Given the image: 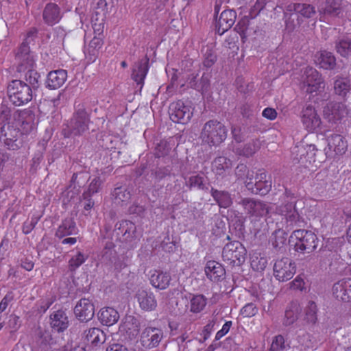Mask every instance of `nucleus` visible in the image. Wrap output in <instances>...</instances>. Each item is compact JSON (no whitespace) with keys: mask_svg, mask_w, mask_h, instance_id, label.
I'll list each match as a JSON object with an SVG mask.
<instances>
[{"mask_svg":"<svg viewBox=\"0 0 351 351\" xmlns=\"http://www.w3.org/2000/svg\"><path fill=\"white\" fill-rule=\"evenodd\" d=\"M302 311V308L298 302H291L287 306L283 324L288 326L292 325L298 319V316Z\"/></svg>","mask_w":351,"mask_h":351,"instance_id":"37","label":"nucleus"},{"mask_svg":"<svg viewBox=\"0 0 351 351\" xmlns=\"http://www.w3.org/2000/svg\"><path fill=\"white\" fill-rule=\"evenodd\" d=\"M349 114L347 106L341 102H330L324 108L323 115L328 122L335 123Z\"/></svg>","mask_w":351,"mask_h":351,"instance_id":"15","label":"nucleus"},{"mask_svg":"<svg viewBox=\"0 0 351 351\" xmlns=\"http://www.w3.org/2000/svg\"><path fill=\"white\" fill-rule=\"evenodd\" d=\"M296 271L295 263L288 257H282L276 261L274 265V275L281 282L291 279Z\"/></svg>","mask_w":351,"mask_h":351,"instance_id":"9","label":"nucleus"},{"mask_svg":"<svg viewBox=\"0 0 351 351\" xmlns=\"http://www.w3.org/2000/svg\"><path fill=\"white\" fill-rule=\"evenodd\" d=\"M284 202L276 207V213L285 219L286 228L289 230L293 226H300L301 217L295 208V197L290 190L285 189Z\"/></svg>","mask_w":351,"mask_h":351,"instance_id":"3","label":"nucleus"},{"mask_svg":"<svg viewBox=\"0 0 351 351\" xmlns=\"http://www.w3.org/2000/svg\"><path fill=\"white\" fill-rule=\"evenodd\" d=\"M317 307L313 301H309L305 308L304 319L309 324H315L317 319Z\"/></svg>","mask_w":351,"mask_h":351,"instance_id":"45","label":"nucleus"},{"mask_svg":"<svg viewBox=\"0 0 351 351\" xmlns=\"http://www.w3.org/2000/svg\"><path fill=\"white\" fill-rule=\"evenodd\" d=\"M101 184V180L99 177H95L93 178L89 184L88 189L84 193H90V195H93V194L98 192L99 187Z\"/></svg>","mask_w":351,"mask_h":351,"instance_id":"62","label":"nucleus"},{"mask_svg":"<svg viewBox=\"0 0 351 351\" xmlns=\"http://www.w3.org/2000/svg\"><path fill=\"white\" fill-rule=\"evenodd\" d=\"M282 228L283 227H279L278 229L276 230L271 235V240L272 245L277 250H280L287 241V234L282 230Z\"/></svg>","mask_w":351,"mask_h":351,"instance_id":"44","label":"nucleus"},{"mask_svg":"<svg viewBox=\"0 0 351 351\" xmlns=\"http://www.w3.org/2000/svg\"><path fill=\"white\" fill-rule=\"evenodd\" d=\"M170 175V170L167 167H157L151 172V176L156 182H160L165 177Z\"/></svg>","mask_w":351,"mask_h":351,"instance_id":"56","label":"nucleus"},{"mask_svg":"<svg viewBox=\"0 0 351 351\" xmlns=\"http://www.w3.org/2000/svg\"><path fill=\"white\" fill-rule=\"evenodd\" d=\"M210 194L221 208H227L232 204L231 195L228 191H219L212 188L210 190Z\"/></svg>","mask_w":351,"mask_h":351,"instance_id":"36","label":"nucleus"},{"mask_svg":"<svg viewBox=\"0 0 351 351\" xmlns=\"http://www.w3.org/2000/svg\"><path fill=\"white\" fill-rule=\"evenodd\" d=\"M186 185L189 186V188H197L199 190L208 189L206 186L204 177L199 175L191 176L186 182Z\"/></svg>","mask_w":351,"mask_h":351,"instance_id":"48","label":"nucleus"},{"mask_svg":"<svg viewBox=\"0 0 351 351\" xmlns=\"http://www.w3.org/2000/svg\"><path fill=\"white\" fill-rule=\"evenodd\" d=\"M217 60L216 53L210 48H207L204 53V60L202 65L204 67L208 69L214 65Z\"/></svg>","mask_w":351,"mask_h":351,"instance_id":"50","label":"nucleus"},{"mask_svg":"<svg viewBox=\"0 0 351 351\" xmlns=\"http://www.w3.org/2000/svg\"><path fill=\"white\" fill-rule=\"evenodd\" d=\"M150 283L156 289L164 290L170 285L171 277L169 273L156 270L150 276Z\"/></svg>","mask_w":351,"mask_h":351,"instance_id":"30","label":"nucleus"},{"mask_svg":"<svg viewBox=\"0 0 351 351\" xmlns=\"http://www.w3.org/2000/svg\"><path fill=\"white\" fill-rule=\"evenodd\" d=\"M90 114L84 104H78L71 119L63 124L62 135L64 138L83 136L89 130Z\"/></svg>","mask_w":351,"mask_h":351,"instance_id":"1","label":"nucleus"},{"mask_svg":"<svg viewBox=\"0 0 351 351\" xmlns=\"http://www.w3.org/2000/svg\"><path fill=\"white\" fill-rule=\"evenodd\" d=\"M36 343L42 350L47 351L55 346L57 341L49 330L39 328L36 334Z\"/></svg>","mask_w":351,"mask_h":351,"instance_id":"29","label":"nucleus"},{"mask_svg":"<svg viewBox=\"0 0 351 351\" xmlns=\"http://www.w3.org/2000/svg\"><path fill=\"white\" fill-rule=\"evenodd\" d=\"M164 337L160 328L147 327L141 335V341L145 348H153L157 347Z\"/></svg>","mask_w":351,"mask_h":351,"instance_id":"17","label":"nucleus"},{"mask_svg":"<svg viewBox=\"0 0 351 351\" xmlns=\"http://www.w3.org/2000/svg\"><path fill=\"white\" fill-rule=\"evenodd\" d=\"M67 78V71L64 69H58L50 71L47 77L46 87L49 89H57L61 87Z\"/></svg>","mask_w":351,"mask_h":351,"instance_id":"27","label":"nucleus"},{"mask_svg":"<svg viewBox=\"0 0 351 351\" xmlns=\"http://www.w3.org/2000/svg\"><path fill=\"white\" fill-rule=\"evenodd\" d=\"M302 121L308 131H313L319 127L321 119L311 104H306L304 106L302 111Z\"/></svg>","mask_w":351,"mask_h":351,"instance_id":"19","label":"nucleus"},{"mask_svg":"<svg viewBox=\"0 0 351 351\" xmlns=\"http://www.w3.org/2000/svg\"><path fill=\"white\" fill-rule=\"evenodd\" d=\"M99 319L101 324L110 326L118 322L119 314L114 308L106 307L100 310Z\"/></svg>","mask_w":351,"mask_h":351,"instance_id":"35","label":"nucleus"},{"mask_svg":"<svg viewBox=\"0 0 351 351\" xmlns=\"http://www.w3.org/2000/svg\"><path fill=\"white\" fill-rule=\"evenodd\" d=\"M136 231V227L135 224L128 220H125V232L123 241L128 242L132 241L134 238Z\"/></svg>","mask_w":351,"mask_h":351,"instance_id":"52","label":"nucleus"},{"mask_svg":"<svg viewBox=\"0 0 351 351\" xmlns=\"http://www.w3.org/2000/svg\"><path fill=\"white\" fill-rule=\"evenodd\" d=\"M303 88L308 93H313L322 88L323 78L319 72L313 67H306L302 75Z\"/></svg>","mask_w":351,"mask_h":351,"instance_id":"13","label":"nucleus"},{"mask_svg":"<svg viewBox=\"0 0 351 351\" xmlns=\"http://www.w3.org/2000/svg\"><path fill=\"white\" fill-rule=\"evenodd\" d=\"M287 10L285 12V25L286 28L289 31H293L296 26H299L300 24V21L299 19V16L297 15L294 12H287V15L286 16Z\"/></svg>","mask_w":351,"mask_h":351,"instance_id":"49","label":"nucleus"},{"mask_svg":"<svg viewBox=\"0 0 351 351\" xmlns=\"http://www.w3.org/2000/svg\"><path fill=\"white\" fill-rule=\"evenodd\" d=\"M235 176L239 180H241L246 185L247 181L254 180V171H250L247 167L243 164H239L235 169Z\"/></svg>","mask_w":351,"mask_h":351,"instance_id":"43","label":"nucleus"},{"mask_svg":"<svg viewBox=\"0 0 351 351\" xmlns=\"http://www.w3.org/2000/svg\"><path fill=\"white\" fill-rule=\"evenodd\" d=\"M205 274L211 281L218 282L225 278L226 271L223 267L218 262L209 261L204 268Z\"/></svg>","mask_w":351,"mask_h":351,"instance_id":"26","label":"nucleus"},{"mask_svg":"<svg viewBox=\"0 0 351 351\" xmlns=\"http://www.w3.org/2000/svg\"><path fill=\"white\" fill-rule=\"evenodd\" d=\"M236 12L232 10H226L221 13L219 19L216 22V30L219 35L223 34L231 28L236 19Z\"/></svg>","mask_w":351,"mask_h":351,"instance_id":"24","label":"nucleus"},{"mask_svg":"<svg viewBox=\"0 0 351 351\" xmlns=\"http://www.w3.org/2000/svg\"><path fill=\"white\" fill-rule=\"evenodd\" d=\"M136 298L140 307L146 311H154L157 306V300L154 294L149 290L139 289Z\"/></svg>","mask_w":351,"mask_h":351,"instance_id":"23","label":"nucleus"},{"mask_svg":"<svg viewBox=\"0 0 351 351\" xmlns=\"http://www.w3.org/2000/svg\"><path fill=\"white\" fill-rule=\"evenodd\" d=\"M332 294L338 301L351 303V278H345L334 283Z\"/></svg>","mask_w":351,"mask_h":351,"instance_id":"16","label":"nucleus"},{"mask_svg":"<svg viewBox=\"0 0 351 351\" xmlns=\"http://www.w3.org/2000/svg\"><path fill=\"white\" fill-rule=\"evenodd\" d=\"M171 149L169 143L165 140H161L156 143L154 155L157 158L163 157L168 154Z\"/></svg>","mask_w":351,"mask_h":351,"instance_id":"51","label":"nucleus"},{"mask_svg":"<svg viewBox=\"0 0 351 351\" xmlns=\"http://www.w3.org/2000/svg\"><path fill=\"white\" fill-rule=\"evenodd\" d=\"M207 304V298L202 294L193 295L190 299V311L194 313L202 311Z\"/></svg>","mask_w":351,"mask_h":351,"instance_id":"42","label":"nucleus"},{"mask_svg":"<svg viewBox=\"0 0 351 351\" xmlns=\"http://www.w3.org/2000/svg\"><path fill=\"white\" fill-rule=\"evenodd\" d=\"M317 63L324 69H333L336 66V58L332 52L322 51L320 52Z\"/></svg>","mask_w":351,"mask_h":351,"instance_id":"39","label":"nucleus"},{"mask_svg":"<svg viewBox=\"0 0 351 351\" xmlns=\"http://www.w3.org/2000/svg\"><path fill=\"white\" fill-rule=\"evenodd\" d=\"M54 300L52 298H46L39 300L36 304V311L38 313H45L51 306Z\"/></svg>","mask_w":351,"mask_h":351,"instance_id":"60","label":"nucleus"},{"mask_svg":"<svg viewBox=\"0 0 351 351\" xmlns=\"http://www.w3.org/2000/svg\"><path fill=\"white\" fill-rule=\"evenodd\" d=\"M267 176L265 171L256 173L254 180L246 182V188L252 193L265 195L267 194L271 189V181L267 179Z\"/></svg>","mask_w":351,"mask_h":351,"instance_id":"12","label":"nucleus"},{"mask_svg":"<svg viewBox=\"0 0 351 351\" xmlns=\"http://www.w3.org/2000/svg\"><path fill=\"white\" fill-rule=\"evenodd\" d=\"M249 16H245L235 25L234 30L237 32L241 36L245 35L249 25Z\"/></svg>","mask_w":351,"mask_h":351,"instance_id":"61","label":"nucleus"},{"mask_svg":"<svg viewBox=\"0 0 351 351\" xmlns=\"http://www.w3.org/2000/svg\"><path fill=\"white\" fill-rule=\"evenodd\" d=\"M193 86V89H195L197 91H207L210 86V75L208 74L204 73L200 81L198 82V84H195Z\"/></svg>","mask_w":351,"mask_h":351,"instance_id":"57","label":"nucleus"},{"mask_svg":"<svg viewBox=\"0 0 351 351\" xmlns=\"http://www.w3.org/2000/svg\"><path fill=\"white\" fill-rule=\"evenodd\" d=\"M42 17L46 25L53 26L58 23L62 17L61 9L55 3H48L43 10Z\"/></svg>","mask_w":351,"mask_h":351,"instance_id":"20","label":"nucleus"},{"mask_svg":"<svg viewBox=\"0 0 351 351\" xmlns=\"http://www.w3.org/2000/svg\"><path fill=\"white\" fill-rule=\"evenodd\" d=\"M291 237L295 238L294 250L301 254H309L315 250L319 239L313 232L304 229L294 230Z\"/></svg>","mask_w":351,"mask_h":351,"instance_id":"6","label":"nucleus"},{"mask_svg":"<svg viewBox=\"0 0 351 351\" xmlns=\"http://www.w3.org/2000/svg\"><path fill=\"white\" fill-rule=\"evenodd\" d=\"M350 3L348 0H326L320 12L330 16H341L346 6Z\"/></svg>","mask_w":351,"mask_h":351,"instance_id":"21","label":"nucleus"},{"mask_svg":"<svg viewBox=\"0 0 351 351\" xmlns=\"http://www.w3.org/2000/svg\"><path fill=\"white\" fill-rule=\"evenodd\" d=\"M87 258L88 256L81 252H77V254L73 256L72 258L69 260V269L71 271H75L86 261Z\"/></svg>","mask_w":351,"mask_h":351,"instance_id":"47","label":"nucleus"},{"mask_svg":"<svg viewBox=\"0 0 351 351\" xmlns=\"http://www.w3.org/2000/svg\"><path fill=\"white\" fill-rule=\"evenodd\" d=\"M228 129L223 123L217 119L206 121L200 133L203 144L209 147H217L227 138Z\"/></svg>","mask_w":351,"mask_h":351,"instance_id":"2","label":"nucleus"},{"mask_svg":"<svg viewBox=\"0 0 351 351\" xmlns=\"http://www.w3.org/2000/svg\"><path fill=\"white\" fill-rule=\"evenodd\" d=\"M35 63L29 66H25V69L21 73L24 72L25 73V82L27 84V86L31 88L33 91H35L40 86V75L39 73L37 72L36 70L34 69L33 67Z\"/></svg>","mask_w":351,"mask_h":351,"instance_id":"34","label":"nucleus"},{"mask_svg":"<svg viewBox=\"0 0 351 351\" xmlns=\"http://www.w3.org/2000/svg\"><path fill=\"white\" fill-rule=\"evenodd\" d=\"M247 251L243 244L234 241L227 243L223 248L222 258L232 266H240L245 261Z\"/></svg>","mask_w":351,"mask_h":351,"instance_id":"7","label":"nucleus"},{"mask_svg":"<svg viewBox=\"0 0 351 351\" xmlns=\"http://www.w3.org/2000/svg\"><path fill=\"white\" fill-rule=\"evenodd\" d=\"M351 88L350 80L348 77L337 76L334 82L335 93L341 97H345Z\"/></svg>","mask_w":351,"mask_h":351,"instance_id":"41","label":"nucleus"},{"mask_svg":"<svg viewBox=\"0 0 351 351\" xmlns=\"http://www.w3.org/2000/svg\"><path fill=\"white\" fill-rule=\"evenodd\" d=\"M38 218L32 217L31 220L26 221L23 224V232L24 234H27L32 232V230L35 228L36 225L38 221Z\"/></svg>","mask_w":351,"mask_h":351,"instance_id":"63","label":"nucleus"},{"mask_svg":"<svg viewBox=\"0 0 351 351\" xmlns=\"http://www.w3.org/2000/svg\"><path fill=\"white\" fill-rule=\"evenodd\" d=\"M336 52L341 57L351 60V38L348 36L339 37L335 41Z\"/></svg>","mask_w":351,"mask_h":351,"instance_id":"33","label":"nucleus"},{"mask_svg":"<svg viewBox=\"0 0 351 351\" xmlns=\"http://www.w3.org/2000/svg\"><path fill=\"white\" fill-rule=\"evenodd\" d=\"M90 193H83L81 199V203L83 205L84 213L87 215L90 210L93 208L95 202L91 198Z\"/></svg>","mask_w":351,"mask_h":351,"instance_id":"54","label":"nucleus"},{"mask_svg":"<svg viewBox=\"0 0 351 351\" xmlns=\"http://www.w3.org/2000/svg\"><path fill=\"white\" fill-rule=\"evenodd\" d=\"M33 90L24 80H13L8 86L7 93L10 101L16 106L29 102L33 98Z\"/></svg>","mask_w":351,"mask_h":351,"instance_id":"5","label":"nucleus"},{"mask_svg":"<svg viewBox=\"0 0 351 351\" xmlns=\"http://www.w3.org/2000/svg\"><path fill=\"white\" fill-rule=\"evenodd\" d=\"M103 45V40L101 38L95 36L90 41L87 49L88 52L90 55L96 57L98 53L99 49Z\"/></svg>","mask_w":351,"mask_h":351,"instance_id":"53","label":"nucleus"},{"mask_svg":"<svg viewBox=\"0 0 351 351\" xmlns=\"http://www.w3.org/2000/svg\"><path fill=\"white\" fill-rule=\"evenodd\" d=\"M149 59L145 56L135 63L132 69V78L138 85H140V89L143 88L144 80L149 71Z\"/></svg>","mask_w":351,"mask_h":351,"instance_id":"22","label":"nucleus"},{"mask_svg":"<svg viewBox=\"0 0 351 351\" xmlns=\"http://www.w3.org/2000/svg\"><path fill=\"white\" fill-rule=\"evenodd\" d=\"M169 114L173 122L186 124L191 119L193 111L189 105L182 100H178L170 104Z\"/></svg>","mask_w":351,"mask_h":351,"instance_id":"10","label":"nucleus"},{"mask_svg":"<svg viewBox=\"0 0 351 351\" xmlns=\"http://www.w3.org/2000/svg\"><path fill=\"white\" fill-rule=\"evenodd\" d=\"M114 203L123 206L126 204L131 198L130 191L126 186L116 187L112 193Z\"/></svg>","mask_w":351,"mask_h":351,"instance_id":"40","label":"nucleus"},{"mask_svg":"<svg viewBox=\"0 0 351 351\" xmlns=\"http://www.w3.org/2000/svg\"><path fill=\"white\" fill-rule=\"evenodd\" d=\"M75 317L81 322H87L91 320L95 315V307L91 300L82 298L74 308Z\"/></svg>","mask_w":351,"mask_h":351,"instance_id":"18","label":"nucleus"},{"mask_svg":"<svg viewBox=\"0 0 351 351\" xmlns=\"http://www.w3.org/2000/svg\"><path fill=\"white\" fill-rule=\"evenodd\" d=\"M240 204L247 214L254 217H265L271 209L267 203L253 198H243L241 200Z\"/></svg>","mask_w":351,"mask_h":351,"instance_id":"11","label":"nucleus"},{"mask_svg":"<svg viewBox=\"0 0 351 351\" xmlns=\"http://www.w3.org/2000/svg\"><path fill=\"white\" fill-rule=\"evenodd\" d=\"M51 327L58 332L67 329L69 325L68 316L64 311L59 309L50 315Z\"/></svg>","mask_w":351,"mask_h":351,"instance_id":"25","label":"nucleus"},{"mask_svg":"<svg viewBox=\"0 0 351 351\" xmlns=\"http://www.w3.org/2000/svg\"><path fill=\"white\" fill-rule=\"evenodd\" d=\"M21 132L13 125L4 123L0 129V141L8 149L17 150L22 146Z\"/></svg>","mask_w":351,"mask_h":351,"instance_id":"8","label":"nucleus"},{"mask_svg":"<svg viewBox=\"0 0 351 351\" xmlns=\"http://www.w3.org/2000/svg\"><path fill=\"white\" fill-rule=\"evenodd\" d=\"M231 160L225 156H218L212 162L213 171L217 175H222L232 168Z\"/></svg>","mask_w":351,"mask_h":351,"instance_id":"38","label":"nucleus"},{"mask_svg":"<svg viewBox=\"0 0 351 351\" xmlns=\"http://www.w3.org/2000/svg\"><path fill=\"white\" fill-rule=\"evenodd\" d=\"M258 313V308L252 302L246 304L241 310V315L245 317H251Z\"/></svg>","mask_w":351,"mask_h":351,"instance_id":"59","label":"nucleus"},{"mask_svg":"<svg viewBox=\"0 0 351 351\" xmlns=\"http://www.w3.org/2000/svg\"><path fill=\"white\" fill-rule=\"evenodd\" d=\"M284 338L281 335L276 336L275 339L273 340V342L271 346V351H279L284 348Z\"/></svg>","mask_w":351,"mask_h":351,"instance_id":"64","label":"nucleus"},{"mask_svg":"<svg viewBox=\"0 0 351 351\" xmlns=\"http://www.w3.org/2000/svg\"><path fill=\"white\" fill-rule=\"evenodd\" d=\"M82 338L88 343L93 346H98L106 341V334L99 328H90L85 330L82 335Z\"/></svg>","mask_w":351,"mask_h":351,"instance_id":"28","label":"nucleus"},{"mask_svg":"<svg viewBox=\"0 0 351 351\" xmlns=\"http://www.w3.org/2000/svg\"><path fill=\"white\" fill-rule=\"evenodd\" d=\"M327 147L324 152L326 157L333 158L336 155L343 154L348 148V143L345 138L337 134H333L327 138Z\"/></svg>","mask_w":351,"mask_h":351,"instance_id":"14","label":"nucleus"},{"mask_svg":"<svg viewBox=\"0 0 351 351\" xmlns=\"http://www.w3.org/2000/svg\"><path fill=\"white\" fill-rule=\"evenodd\" d=\"M37 34L38 31L36 28L29 29L18 48L15 55L17 72H22L25 69V66H29L34 64V56L30 50L29 45L34 44V40L37 37Z\"/></svg>","mask_w":351,"mask_h":351,"instance_id":"4","label":"nucleus"},{"mask_svg":"<svg viewBox=\"0 0 351 351\" xmlns=\"http://www.w3.org/2000/svg\"><path fill=\"white\" fill-rule=\"evenodd\" d=\"M261 142L259 139H253L244 146L243 149L241 152V154L246 157L252 156L261 148Z\"/></svg>","mask_w":351,"mask_h":351,"instance_id":"46","label":"nucleus"},{"mask_svg":"<svg viewBox=\"0 0 351 351\" xmlns=\"http://www.w3.org/2000/svg\"><path fill=\"white\" fill-rule=\"evenodd\" d=\"M267 265V260L265 257H255L251 262V266L257 271H263Z\"/></svg>","mask_w":351,"mask_h":351,"instance_id":"58","label":"nucleus"},{"mask_svg":"<svg viewBox=\"0 0 351 351\" xmlns=\"http://www.w3.org/2000/svg\"><path fill=\"white\" fill-rule=\"evenodd\" d=\"M19 118L22 125L26 123L33 124L34 123L35 114L32 110L29 109H25L20 111Z\"/></svg>","mask_w":351,"mask_h":351,"instance_id":"55","label":"nucleus"},{"mask_svg":"<svg viewBox=\"0 0 351 351\" xmlns=\"http://www.w3.org/2000/svg\"><path fill=\"white\" fill-rule=\"evenodd\" d=\"M294 12L304 18H311L315 14V7L307 3H290L287 6V12ZM288 13H286V16Z\"/></svg>","mask_w":351,"mask_h":351,"instance_id":"31","label":"nucleus"},{"mask_svg":"<svg viewBox=\"0 0 351 351\" xmlns=\"http://www.w3.org/2000/svg\"><path fill=\"white\" fill-rule=\"evenodd\" d=\"M78 229L74 219L71 217L64 219L58 226L56 237L62 239L69 235H75L77 234Z\"/></svg>","mask_w":351,"mask_h":351,"instance_id":"32","label":"nucleus"}]
</instances>
